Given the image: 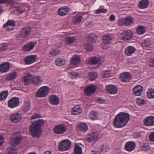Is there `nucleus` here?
Wrapping results in <instances>:
<instances>
[{
  "mask_svg": "<svg viewBox=\"0 0 154 154\" xmlns=\"http://www.w3.org/2000/svg\"><path fill=\"white\" fill-rule=\"evenodd\" d=\"M149 140L151 142H154V132L151 133L149 136Z\"/></svg>",
  "mask_w": 154,
  "mask_h": 154,
  "instance_id": "nucleus-54",
  "label": "nucleus"
},
{
  "mask_svg": "<svg viewBox=\"0 0 154 154\" xmlns=\"http://www.w3.org/2000/svg\"><path fill=\"white\" fill-rule=\"evenodd\" d=\"M97 89L96 85H91L87 87L84 89L85 94L87 96H90L94 94Z\"/></svg>",
  "mask_w": 154,
  "mask_h": 154,
  "instance_id": "nucleus-11",
  "label": "nucleus"
},
{
  "mask_svg": "<svg viewBox=\"0 0 154 154\" xmlns=\"http://www.w3.org/2000/svg\"><path fill=\"white\" fill-rule=\"evenodd\" d=\"M118 24L120 26H122L125 25V18H121L119 19L118 22Z\"/></svg>",
  "mask_w": 154,
  "mask_h": 154,
  "instance_id": "nucleus-55",
  "label": "nucleus"
},
{
  "mask_svg": "<svg viewBox=\"0 0 154 154\" xmlns=\"http://www.w3.org/2000/svg\"><path fill=\"white\" fill-rule=\"evenodd\" d=\"M44 123V121L42 119H39L32 122L30 126L29 130L32 137H40L42 133V127Z\"/></svg>",
  "mask_w": 154,
  "mask_h": 154,
  "instance_id": "nucleus-2",
  "label": "nucleus"
},
{
  "mask_svg": "<svg viewBox=\"0 0 154 154\" xmlns=\"http://www.w3.org/2000/svg\"><path fill=\"white\" fill-rule=\"evenodd\" d=\"M42 117V116L40 114H36L31 117V119H36Z\"/></svg>",
  "mask_w": 154,
  "mask_h": 154,
  "instance_id": "nucleus-57",
  "label": "nucleus"
},
{
  "mask_svg": "<svg viewBox=\"0 0 154 154\" xmlns=\"http://www.w3.org/2000/svg\"><path fill=\"white\" fill-rule=\"evenodd\" d=\"M70 78L72 79H75L78 76L79 73L75 71H72L69 73Z\"/></svg>",
  "mask_w": 154,
  "mask_h": 154,
  "instance_id": "nucleus-47",
  "label": "nucleus"
},
{
  "mask_svg": "<svg viewBox=\"0 0 154 154\" xmlns=\"http://www.w3.org/2000/svg\"><path fill=\"white\" fill-rule=\"evenodd\" d=\"M97 38V36L95 35H89L87 39L90 42L94 43Z\"/></svg>",
  "mask_w": 154,
  "mask_h": 154,
  "instance_id": "nucleus-42",
  "label": "nucleus"
},
{
  "mask_svg": "<svg viewBox=\"0 0 154 154\" xmlns=\"http://www.w3.org/2000/svg\"><path fill=\"white\" fill-rule=\"evenodd\" d=\"M125 18V25L126 26H129L133 24L134 20V18L132 17H126Z\"/></svg>",
  "mask_w": 154,
  "mask_h": 154,
  "instance_id": "nucleus-34",
  "label": "nucleus"
},
{
  "mask_svg": "<svg viewBox=\"0 0 154 154\" xmlns=\"http://www.w3.org/2000/svg\"><path fill=\"white\" fill-rule=\"evenodd\" d=\"M147 97L149 99H154V89L151 88L149 89L146 93Z\"/></svg>",
  "mask_w": 154,
  "mask_h": 154,
  "instance_id": "nucleus-37",
  "label": "nucleus"
},
{
  "mask_svg": "<svg viewBox=\"0 0 154 154\" xmlns=\"http://www.w3.org/2000/svg\"><path fill=\"white\" fill-rule=\"evenodd\" d=\"M107 10L106 9L100 8L97 10L95 11L96 14H99L100 13H104L107 12Z\"/></svg>",
  "mask_w": 154,
  "mask_h": 154,
  "instance_id": "nucleus-51",
  "label": "nucleus"
},
{
  "mask_svg": "<svg viewBox=\"0 0 154 154\" xmlns=\"http://www.w3.org/2000/svg\"><path fill=\"white\" fill-rule=\"evenodd\" d=\"M48 99L50 103L54 106L57 105L60 103L59 98L55 95H51Z\"/></svg>",
  "mask_w": 154,
  "mask_h": 154,
  "instance_id": "nucleus-21",
  "label": "nucleus"
},
{
  "mask_svg": "<svg viewBox=\"0 0 154 154\" xmlns=\"http://www.w3.org/2000/svg\"><path fill=\"white\" fill-rule=\"evenodd\" d=\"M32 75H28L24 76L23 78L22 81L26 85H29L31 82Z\"/></svg>",
  "mask_w": 154,
  "mask_h": 154,
  "instance_id": "nucleus-31",
  "label": "nucleus"
},
{
  "mask_svg": "<svg viewBox=\"0 0 154 154\" xmlns=\"http://www.w3.org/2000/svg\"><path fill=\"white\" fill-rule=\"evenodd\" d=\"M10 67L9 62H5L0 64V72L2 73H6L9 71Z\"/></svg>",
  "mask_w": 154,
  "mask_h": 154,
  "instance_id": "nucleus-18",
  "label": "nucleus"
},
{
  "mask_svg": "<svg viewBox=\"0 0 154 154\" xmlns=\"http://www.w3.org/2000/svg\"><path fill=\"white\" fill-rule=\"evenodd\" d=\"M84 47L87 51H91L93 49V45L90 43L85 44Z\"/></svg>",
  "mask_w": 154,
  "mask_h": 154,
  "instance_id": "nucleus-50",
  "label": "nucleus"
},
{
  "mask_svg": "<svg viewBox=\"0 0 154 154\" xmlns=\"http://www.w3.org/2000/svg\"><path fill=\"white\" fill-rule=\"evenodd\" d=\"M69 11L68 8L66 6H62L58 10L59 15L60 16H64L67 14Z\"/></svg>",
  "mask_w": 154,
  "mask_h": 154,
  "instance_id": "nucleus-25",
  "label": "nucleus"
},
{
  "mask_svg": "<svg viewBox=\"0 0 154 154\" xmlns=\"http://www.w3.org/2000/svg\"><path fill=\"white\" fill-rule=\"evenodd\" d=\"M79 130L85 132L88 129L87 125L84 123H81L78 125Z\"/></svg>",
  "mask_w": 154,
  "mask_h": 154,
  "instance_id": "nucleus-36",
  "label": "nucleus"
},
{
  "mask_svg": "<svg viewBox=\"0 0 154 154\" xmlns=\"http://www.w3.org/2000/svg\"><path fill=\"white\" fill-rule=\"evenodd\" d=\"M136 33L139 35L143 34L145 32V28L142 25L138 26L136 30Z\"/></svg>",
  "mask_w": 154,
  "mask_h": 154,
  "instance_id": "nucleus-35",
  "label": "nucleus"
},
{
  "mask_svg": "<svg viewBox=\"0 0 154 154\" xmlns=\"http://www.w3.org/2000/svg\"><path fill=\"white\" fill-rule=\"evenodd\" d=\"M149 63V66L150 67H154V58L150 59Z\"/></svg>",
  "mask_w": 154,
  "mask_h": 154,
  "instance_id": "nucleus-58",
  "label": "nucleus"
},
{
  "mask_svg": "<svg viewBox=\"0 0 154 154\" xmlns=\"http://www.w3.org/2000/svg\"><path fill=\"white\" fill-rule=\"evenodd\" d=\"M82 111V109L79 105L75 106L72 108L71 111L72 114L75 115L80 114Z\"/></svg>",
  "mask_w": 154,
  "mask_h": 154,
  "instance_id": "nucleus-28",
  "label": "nucleus"
},
{
  "mask_svg": "<svg viewBox=\"0 0 154 154\" xmlns=\"http://www.w3.org/2000/svg\"><path fill=\"white\" fill-rule=\"evenodd\" d=\"M36 56L33 55L28 56L24 59V62L26 65H30L36 61Z\"/></svg>",
  "mask_w": 154,
  "mask_h": 154,
  "instance_id": "nucleus-15",
  "label": "nucleus"
},
{
  "mask_svg": "<svg viewBox=\"0 0 154 154\" xmlns=\"http://www.w3.org/2000/svg\"><path fill=\"white\" fill-rule=\"evenodd\" d=\"M109 150V148L108 145L106 144H104L102 145L100 149V151L103 152H106L108 151Z\"/></svg>",
  "mask_w": 154,
  "mask_h": 154,
  "instance_id": "nucleus-49",
  "label": "nucleus"
},
{
  "mask_svg": "<svg viewBox=\"0 0 154 154\" xmlns=\"http://www.w3.org/2000/svg\"><path fill=\"white\" fill-rule=\"evenodd\" d=\"M14 148V150L11 149L10 151H9L8 152V154H16V152Z\"/></svg>",
  "mask_w": 154,
  "mask_h": 154,
  "instance_id": "nucleus-61",
  "label": "nucleus"
},
{
  "mask_svg": "<svg viewBox=\"0 0 154 154\" xmlns=\"http://www.w3.org/2000/svg\"><path fill=\"white\" fill-rule=\"evenodd\" d=\"M42 79L39 76L32 77V76L31 83L36 86L39 85L42 82Z\"/></svg>",
  "mask_w": 154,
  "mask_h": 154,
  "instance_id": "nucleus-27",
  "label": "nucleus"
},
{
  "mask_svg": "<svg viewBox=\"0 0 154 154\" xmlns=\"http://www.w3.org/2000/svg\"><path fill=\"white\" fill-rule=\"evenodd\" d=\"M136 146V143L135 142L128 141L126 143L125 146V149L127 151L131 152L135 149Z\"/></svg>",
  "mask_w": 154,
  "mask_h": 154,
  "instance_id": "nucleus-17",
  "label": "nucleus"
},
{
  "mask_svg": "<svg viewBox=\"0 0 154 154\" xmlns=\"http://www.w3.org/2000/svg\"><path fill=\"white\" fill-rule=\"evenodd\" d=\"M151 42L150 39H145L143 42L144 46L147 48H149L151 44Z\"/></svg>",
  "mask_w": 154,
  "mask_h": 154,
  "instance_id": "nucleus-48",
  "label": "nucleus"
},
{
  "mask_svg": "<svg viewBox=\"0 0 154 154\" xmlns=\"http://www.w3.org/2000/svg\"><path fill=\"white\" fill-rule=\"evenodd\" d=\"M112 38L109 35H105L102 36L103 42L100 45V47L103 49L106 48V45H109L112 42Z\"/></svg>",
  "mask_w": 154,
  "mask_h": 154,
  "instance_id": "nucleus-6",
  "label": "nucleus"
},
{
  "mask_svg": "<svg viewBox=\"0 0 154 154\" xmlns=\"http://www.w3.org/2000/svg\"><path fill=\"white\" fill-rule=\"evenodd\" d=\"M75 38L74 37H67L66 38V44H72L74 42Z\"/></svg>",
  "mask_w": 154,
  "mask_h": 154,
  "instance_id": "nucleus-45",
  "label": "nucleus"
},
{
  "mask_svg": "<svg viewBox=\"0 0 154 154\" xmlns=\"http://www.w3.org/2000/svg\"><path fill=\"white\" fill-rule=\"evenodd\" d=\"M133 138H140L141 137V134L140 132H135L132 135Z\"/></svg>",
  "mask_w": 154,
  "mask_h": 154,
  "instance_id": "nucleus-53",
  "label": "nucleus"
},
{
  "mask_svg": "<svg viewBox=\"0 0 154 154\" xmlns=\"http://www.w3.org/2000/svg\"><path fill=\"white\" fill-rule=\"evenodd\" d=\"M66 131V127L63 124H59L57 125L54 127L53 129L54 133L58 134H63Z\"/></svg>",
  "mask_w": 154,
  "mask_h": 154,
  "instance_id": "nucleus-8",
  "label": "nucleus"
},
{
  "mask_svg": "<svg viewBox=\"0 0 154 154\" xmlns=\"http://www.w3.org/2000/svg\"><path fill=\"white\" fill-rule=\"evenodd\" d=\"M105 89L108 93L111 94H115L118 91L116 86L113 85H108L106 86Z\"/></svg>",
  "mask_w": 154,
  "mask_h": 154,
  "instance_id": "nucleus-16",
  "label": "nucleus"
},
{
  "mask_svg": "<svg viewBox=\"0 0 154 154\" xmlns=\"http://www.w3.org/2000/svg\"><path fill=\"white\" fill-rule=\"evenodd\" d=\"M23 116L21 114L16 113L10 115V120L13 123H17L21 121Z\"/></svg>",
  "mask_w": 154,
  "mask_h": 154,
  "instance_id": "nucleus-9",
  "label": "nucleus"
},
{
  "mask_svg": "<svg viewBox=\"0 0 154 154\" xmlns=\"http://www.w3.org/2000/svg\"><path fill=\"white\" fill-rule=\"evenodd\" d=\"M109 71H106L103 72V76L105 78H108L109 76Z\"/></svg>",
  "mask_w": 154,
  "mask_h": 154,
  "instance_id": "nucleus-59",
  "label": "nucleus"
},
{
  "mask_svg": "<svg viewBox=\"0 0 154 154\" xmlns=\"http://www.w3.org/2000/svg\"><path fill=\"white\" fill-rule=\"evenodd\" d=\"M31 28L29 27H26L23 28L20 32V35L23 38H26L30 34Z\"/></svg>",
  "mask_w": 154,
  "mask_h": 154,
  "instance_id": "nucleus-20",
  "label": "nucleus"
},
{
  "mask_svg": "<svg viewBox=\"0 0 154 154\" xmlns=\"http://www.w3.org/2000/svg\"><path fill=\"white\" fill-rule=\"evenodd\" d=\"M115 17L114 15L112 14L110 16V20L113 21V20H115Z\"/></svg>",
  "mask_w": 154,
  "mask_h": 154,
  "instance_id": "nucleus-62",
  "label": "nucleus"
},
{
  "mask_svg": "<svg viewBox=\"0 0 154 154\" xmlns=\"http://www.w3.org/2000/svg\"><path fill=\"white\" fill-rule=\"evenodd\" d=\"M99 139L98 134L93 132L89 133L87 135L86 140L88 142L93 143L96 142Z\"/></svg>",
  "mask_w": 154,
  "mask_h": 154,
  "instance_id": "nucleus-7",
  "label": "nucleus"
},
{
  "mask_svg": "<svg viewBox=\"0 0 154 154\" xmlns=\"http://www.w3.org/2000/svg\"><path fill=\"white\" fill-rule=\"evenodd\" d=\"M20 100L19 98L14 97L10 99L8 103V105L9 107L14 108L18 106Z\"/></svg>",
  "mask_w": 154,
  "mask_h": 154,
  "instance_id": "nucleus-12",
  "label": "nucleus"
},
{
  "mask_svg": "<svg viewBox=\"0 0 154 154\" xmlns=\"http://www.w3.org/2000/svg\"><path fill=\"white\" fill-rule=\"evenodd\" d=\"M131 76L130 74L128 72H124L121 73L119 76V78L123 82H129Z\"/></svg>",
  "mask_w": 154,
  "mask_h": 154,
  "instance_id": "nucleus-13",
  "label": "nucleus"
},
{
  "mask_svg": "<svg viewBox=\"0 0 154 154\" xmlns=\"http://www.w3.org/2000/svg\"><path fill=\"white\" fill-rule=\"evenodd\" d=\"M97 74L95 72H91L89 73L88 76L89 80L90 81H93L95 80L97 78Z\"/></svg>",
  "mask_w": 154,
  "mask_h": 154,
  "instance_id": "nucleus-41",
  "label": "nucleus"
},
{
  "mask_svg": "<svg viewBox=\"0 0 154 154\" xmlns=\"http://www.w3.org/2000/svg\"><path fill=\"white\" fill-rule=\"evenodd\" d=\"M6 47L5 46H2L0 48V51L3 52L5 50Z\"/></svg>",
  "mask_w": 154,
  "mask_h": 154,
  "instance_id": "nucleus-63",
  "label": "nucleus"
},
{
  "mask_svg": "<svg viewBox=\"0 0 154 154\" xmlns=\"http://www.w3.org/2000/svg\"><path fill=\"white\" fill-rule=\"evenodd\" d=\"M4 138L3 136L0 135V146L3 144L4 143Z\"/></svg>",
  "mask_w": 154,
  "mask_h": 154,
  "instance_id": "nucleus-60",
  "label": "nucleus"
},
{
  "mask_svg": "<svg viewBox=\"0 0 154 154\" xmlns=\"http://www.w3.org/2000/svg\"><path fill=\"white\" fill-rule=\"evenodd\" d=\"M149 5L148 0H141L139 2L138 7L140 9H144L148 7Z\"/></svg>",
  "mask_w": 154,
  "mask_h": 154,
  "instance_id": "nucleus-26",
  "label": "nucleus"
},
{
  "mask_svg": "<svg viewBox=\"0 0 154 154\" xmlns=\"http://www.w3.org/2000/svg\"><path fill=\"white\" fill-rule=\"evenodd\" d=\"M150 147L147 143H145L142 146L141 149L144 151H146L149 149Z\"/></svg>",
  "mask_w": 154,
  "mask_h": 154,
  "instance_id": "nucleus-52",
  "label": "nucleus"
},
{
  "mask_svg": "<svg viewBox=\"0 0 154 154\" xmlns=\"http://www.w3.org/2000/svg\"><path fill=\"white\" fill-rule=\"evenodd\" d=\"M97 101L98 103H103V100L101 98H99L97 100Z\"/></svg>",
  "mask_w": 154,
  "mask_h": 154,
  "instance_id": "nucleus-64",
  "label": "nucleus"
},
{
  "mask_svg": "<svg viewBox=\"0 0 154 154\" xmlns=\"http://www.w3.org/2000/svg\"><path fill=\"white\" fill-rule=\"evenodd\" d=\"M65 59L58 58L55 60V64L59 66H60L65 64Z\"/></svg>",
  "mask_w": 154,
  "mask_h": 154,
  "instance_id": "nucleus-39",
  "label": "nucleus"
},
{
  "mask_svg": "<svg viewBox=\"0 0 154 154\" xmlns=\"http://www.w3.org/2000/svg\"><path fill=\"white\" fill-rule=\"evenodd\" d=\"M75 154H82V149L78 144H76L74 148Z\"/></svg>",
  "mask_w": 154,
  "mask_h": 154,
  "instance_id": "nucleus-40",
  "label": "nucleus"
},
{
  "mask_svg": "<svg viewBox=\"0 0 154 154\" xmlns=\"http://www.w3.org/2000/svg\"><path fill=\"white\" fill-rule=\"evenodd\" d=\"M35 43L32 42H29L24 45L23 47V49L25 51L29 52L33 49L35 47Z\"/></svg>",
  "mask_w": 154,
  "mask_h": 154,
  "instance_id": "nucleus-22",
  "label": "nucleus"
},
{
  "mask_svg": "<svg viewBox=\"0 0 154 154\" xmlns=\"http://www.w3.org/2000/svg\"><path fill=\"white\" fill-rule=\"evenodd\" d=\"M144 125L147 126H152L154 125V117H147L143 120Z\"/></svg>",
  "mask_w": 154,
  "mask_h": 154,
  "instance_id": "nucleus-19",
  "label": "nucleus"
},
{
  "mask_svg": "<svg viewBox=\"0 0 154 154\" xmlns=\"http://www.w3.org/2000/svg\"><path fill=\"white\" fill-rule=\"evenodd\" d=\"M71 64L73 65H78L81 61V58L78 55H74L70 60Z\"/></svg>",
  "mask_w": 154,
  "mask_h": 154,
  "instance_id": "nucleus-29",
  "label": "nucleus"
},
{
  "mask_svg": "<svg viewBox=\"0 0 154 154\" xmlns=\"http://www.w3.org/2000/svg\"><path fill=\"white\" fill-rule=\"evenodd\" d=\"M83 17L80 13H78L73 17V22L75 24H78L80 23L82 20Z\"/></svg>",
  "mask_w": 154,
  "mask_h": 154,
  "instance_id": "nucleus-33",
  "label": "nucleus"
},
{
  "mask_svg": "<svg viewBox=\"0 0 154 154\" xmlns=\"http://www.w3.org/2000/svg\"><path fill=\"white\" fill-rule=\"evenodd\" d=\"M8 95V91H2L0 93V101L5 100Z\"/></svg>",
  "mask_w": 154,
  "mask_h": 154,
  "instance_id": "nucleus-38",
  "label": "nucleus"
},
{
  "mask_svg": "<svg viewBox=\"0 0 154 154\" xmlns=\"http://www.w3.org/2000/svg\"><path fill=\"white\" fill-rule=\"evenodd\" d=\"M17 74L16 72L13 71L8 74L5 77V79L6 81H10L16 79Z\"/></svg>",
  "mask_w": 154,
  "mask_h": 154,
  "instance_id": "nucleus-24",
  "label": "nucleus"
},
{
  "mask_svg": "<svg viewBox=\"0 0 154 154\" xmlns=\"http://www.w3.org/2000/svg\"><path fill=\"white\" fill-rule=\"evenodd\" d=\"M122 39L124 41H128L132 39L133 37V33L130 30L125 31L121 34Z\"/></svg>",
  "mask_w": 154,
  "mask_h": 154,
  "instance_id": "nucleus-10",
  "label": "nucleus"
},
{
  "mask_svg": "<svg viewBox=\"0 0 154 154\" xmlns=\"http://www.w3.org/2000/svg\"><path fill=\"white\" fill-rule=\"evenodd\" d=\"M100 61V59L97 57L92 58L89 62V64L91 65L96 64Z\"/></svg>",
  "mask_w": 154,
  "mask_h": 154,
  "instance_id": "nucleus-43",
  "label": "nucleus"
},
{
  "mask_svg": "<svg viewBox=\"0 0 154 154\" xmlns=\"http://www.w3.org/2000/svg\"><path fill=\"white\" fill-rule=\"evenodd\" d=\"M143 91V87L139 85L135 86L133 89L134 94L136 96H140Z\"/></svg>",
  "mask_w": 154,
  "mask_h": 154,
  "instance_id": "nucleus-23",
  "label": "nucleus"
},
{
  "mask_svg": "<svg viewBox=\"0 0 154 154\" xmlns=\"http://www.w3.org/2000/svg\"><path fill=\"white\" fill-rule=\"evenodd\" d=\"M50 90V88L48 86H42L37 91L36 96L37 97L39 98L45 97L48 95Z\"/></svg>",
  "mask_w": 154,
  "mask_h": 154,
  "instance_id": "nucleus-3",
  "label": "nucleus"
},
{
  "mask_svg": "<svg viewBox=\"0 0 154 154\" xmlns=\"http://www.w3.org/2000/svg\"><path fill=\"white\" fill-rule=\"evenodd\" d=\"M130 119V115L127 112H120L114 118L113 125L116 128H120L126 126Z\"/></svg>",
  "mask_w": 154,
  "mask_h": 154,
  "instance_id": "nucleus-1",
  "label": "nucleus"
},
{
  "mask_svg": "<svg viewBox=\"0 0 154 154\" xmlns=\"http://www.w3.org/2000/svg\"><path fill=\"white\" fill-rule=\"evenodd\" d=\"M30 107L31 104L29 102V101L25 105L23 108V110L24 112H26L30 109Z\"/></svg>",
  "mask_w": 154,
  "mask_h": 154,
  "instance_id": "nucleus-46",
  "label": "nucleus"
},
{
  "mask_svg": "<svg viewBox=\"0 0 154 154\" xmlns=\"http://www.w3.org/2000/svg\"><path fill=\"white\" fill-rule=\"evenodd\" d=\"M71 143L68 140H64L61 141L59 146L58 148L61 151H65L68 150L70 147Z\"/></svg>",
  "mask_w": 154,
  "mask_h": 154,
  "instance_id": "nucleus-4",
  "label": "nucleus"
},
{
  "mask_svg": "<svg viewBox=\"0 0 154 154\" xmlns=\"http://www.w3.org/2000/svg\"><path fill=\"white\" fill-rule=\"evenodd\" d=\"M14 136L12 138L10 141L11 145L13 146L18 145L21 142L22 139V136L20 133H15Z\"/></svg>",
  "mask_w": 154,
  "mask_h": 154,
  "instance_id": "nucleus-5",
  "label": "nucleus"
},
{
  "mask_svg": "<svg viewBox=\"0 0 154 154\" xmlns=\"http://www.w3.org/2000/svg\"><path fill=\"white\" fill-rule=\"evenodd\" d=\"M16 26L15 21L12 20H8L3 26V28L7 27L6 30L9 31L13 29V28Z\"/></svg>",
  "mask_w": 154,
  "mask_h": 154,
  "instance_id": "nucleus-14",
  "label": "nucleus"
},
{
  "mask_svg": "<svg viewBox=\"0 0 154 154\" xmlns=\"http://www.w3.org/2000/svg\"><path fill=\"white\" fill-rule=\"evenodd\" d=\"M12 2V0H0V4H10Z\"/></svg>",
  "mask_w": 154,
  "mask_h": 154,
  "instance_id": "nucleus-56",
  "label": "nucleus"
},
{
  "mask_svg": "<svg viewBox=\"0 0 154 154\" xmlns=\"http://www.w3.org/2000/svg\"><path fill=\"white\" fill-rule=\"evenodd\" d=\"M136 102L137 104L141 106L146 103V100L143 98H138Z\"/></svg>",
  "mask_w": 154,
  "mask_h": 154,
  "instance_id": "nucleus-44",
  "label": "nucleus"
},
{
  "mask_svg": "<svg viewBox=\"0 0 154 154\" xmlns=\"http://www.w3.org/2000/svg\"><path fill=\"white\" fill-rule=\"evenodd\" d=\"M136 51L135 48L132 46H128L127 47L125 50V54L128 56H131Z\"/></svg>",
  "mask_w": 154,
  "mask_h": 154,
  "instance_id": "nucleus-30",
  "label": "nucleus"
},
{
  "mask_svg": "<svg viewBox=\"0 0 154 154\" xmlns=\"http://www.w3.org/2000/svg\"><path fill=\"white\" fill-rule=\"evenodd\" d=\"M89 116L91 120H94L99 119V115L97 112L92 110L89 114Z\"/></svg>",
  "mask_w": 154,
  "mask_h": 154,
  "instance_id": "nucleus-32",
  "label": "nucleus"
}]
</instances>
